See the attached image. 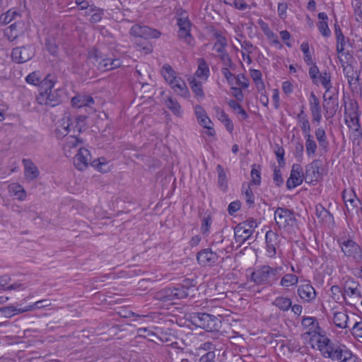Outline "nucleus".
Segmentation results:
<instances>
[{
    "instance_id": "nucleus-28",
    "label": "nucleus",
    "mask_w": 362,
    "mask_h": 362,
    "mask_svg": "<svg viewBox=\"0 0 362 362\" xmlns=\"http://www.w3.org/2000/svg\"><path fill=\"white\" fill-rule=\"evenodd\" d=\"M218 173V186L223 192H226L228 189V178L225 173L223 167L218 164L216 166Z\"/></svg>"
},
{
    "instance_id": "nucleus-31",
    "label": "nucleus",
    "mask_w": 362,
    "mask_h": 362,
    "mask_svg": "<svg viewBox=\"0 0 362 362\" xmlns=\"http://www.w3.org/2000/svg\"><path fill=\"white\" fill-rule=\"evenodd\" d=\"M90 7L89 11L86 12V15L90 16V22L92 23L100 22L104 15V10L94 6Z\"/></svg>"
},
{
    "instance_id": "nucleus-12",
    "label": "nucleus",
    "mask_w": 362,
    "mask_h": 362,
    "mask_svg": "<svg viewBox=\"0 0 362 362\" xmlns=\"http://www.w3.org/2000/svg\"><path fill=\"white\" fill-rule=\"evenodd\" d=\"M198 264L202 267L214 266L218 260L219 256L210 248L202 249L196 255Z\"/></svg>"
},
{
    "instance_id": "nucleus-23",
    "label": "nucleus",
    "mask_w": 362,
    "mask_h": 362,
    "mask_svg": "<svg viewBox=\"0 0 362 362\" xmlns=\"http://www.w3.org/2000/svg\"><path fill=\"white\" fill-rule=\"evenodd\" d=\"M22 23L15 22L4 30V36L11 42L15 40L22 33Z\"/></svg>"
},
{
    "instance_id": "nucleus-14",
    "label": "nucleus",
    "mask_w": 362,
    "mask_h": 362,
    "mask_svg": "<svg viewBox=\"0 0 362 362\" xmlns=\"http://www.w3.org/2000/svg\"><path fill=\"white\" fill-rule=\"evenodd\" d=\"M91 160V156L88 149L81 148L74 158V164L79 170L86 169Z\"/></svg>"
},
{
    "instance_id": "nucleus-34",
    "label": "nucleus",
    "mask_w": 362,
    "mask_h": 362,
    "mask_svg": "<svg viewBox=\"0 0 362 362\" xmlns=\"http://www.w3.org/2000/svg\"><path fill=\"white\" fill-rule=\"evenodd\" d=\"M305 138V149L308 156H313L316 153L317 146L313 136L310 134L304 135Z\"/></svg>"
},
{
    "instance_id": "nucleus-10",
    "label": "nucleus",
    "mask_w": 362,
    "mask_h": 362,
    "mask_svg": "<svg viewBox=\"0 0 362 362\" xmlns=\"http://www.w3.org/2000/svg\"><path fill=\"white\" fill-rule=\"evenodd\" d=\"M130 34L134 37L144 39L158 38L161 35L158 30L140 24L134 25L130 29Z\"/></svg>"
},
{
    "instance_id": "nucleus-11",
    "label": "nucleus",
    "mask_w": 362,
    "mask_h": 362,
    "mask_svg": "<svg viewBox=\"0 0 362 362\" xmlns=\"http://www.w3.org/2000/svg\"><path fill=\"white\" fill-rule=\"evenodd\" d=\"M340 245L341 249L346 256L352 258L356 262L361 260V248L355 241L349 239L341 243Z\"/></svg>"
},
{
    "instance_id": "nucleus-4",
    "label": "nucleus",
    "mask_w": 362,
    "mask_h": 362,
    "mask_svg": "<svg viewBox=\"0 0 362 362\" xmlns=\"http://www.w3.org/2000/svg\"><path fill=\"white\" fill-rule=\"evenodd\" d=\"M190 322L197 327L206 332H218L221 327V320L218 317L205 313H192Z\"/></svg>"
},
{
    "instance_id": "nucleus-26",
    "label": "nucleus",
    "mask_w": 362,
    "mask_h": 362,
    "mask_svg": "<svg viewBox=\"0 0 362 362\" xmlns=\"http://www.w3.org/2000/svg\"><path fill=\"white\" fill-rule=\"evenodd\" d=\"M317 17L319 19L322 20L317 23L320 33L325 37H329L331 35V30L329 28L327 23V15L325 12H321L318 13Z\"/></svg>"
},
{
    "instance_id": "nucleus-48",
    "label": "nucleus",
    "mask_w": 362,
    "mask_h": 362,
    "mask_svg": "<svg viewBox=\"0 0 362 362\" xmlns=\"http://www.w3.org/2000/svg\"><path fill=\"white\" fill-rule=\"evenodd\" d=\"M300 49L304 54V61L308 65L313 64V59L309 50L308 42H304L300 45Z\"/></svg>"
},
{
    "instance_id": "nucleus-2",
    "label": "nucleus",
    "mask_w": 362,
    "mask_h": 362,
    "mask_svg": "<svg viewBox=\"0 0 362 362\" xmlns=\"http://www.w3.org/2000/svg\"><path fill=\"white\" fill-rule=\"evenodd\" d=\"M55 78L48 74L42 82V89L37 96V101L40 105H45L49 107H55L63 102L65 99V92L62 88L53 90L55 84Z\"/></svg>"
},
{
    "instance_id": "nucleus-52",
    "label": "nucleus",
    "mask_w": 362,
    "mask_h": 362,
    "mask_svg": "<svg viewBox=\"0 0 362 362\" xmlns=\"http://www.w3.org/2000/svg\"><path fill=\"white\" fill-rule=\"evenodd\" d=\"M104 160L105 159L103 158H98L97 160H94L92 162L91 165L93 167H95L100 172L107 173L109 170V167L107 166L106 163H105L104 161H102Z\"/></svg>"
},
{
    "instance_id": "nucleus-54",
    "label": "nucleus",
    "mask_w": 362,
    "mask_h": 362,
    "mask_svg": "<svg viewBox=\"0 0 362 362\" xmlns=\"http://www.w3.org/2000/svg\"><path fill=\"white\" fill-rule=\"evenodd\" d=\"M211 223L212 218L210 215L204 217L201 226V231L203 234H206L209 231Z\"/></svg>"
},
{
    "instance_id": "nucleus-30",
    "label": "nucleus",
    "mask_w": 362,
    "mask_h": 362,
    "mask_svg": "<svg viewBox=\"0 0 362 362\" xmlns=\"http://www.w3.org/2000/svg\"><path fill=\"white\" fill-rule=\"evenodd\" d=\"M291 298L284 296H279L272 302V305L277 307L281 311H288L291 307Z\"/></svg>"
},
{
    "instance_id": "nucleus-3",
    "label": "nucleus",
    "mask_w": 362,
    "mask_h": 362,
    "mask_svg": "<svg viewBox=\"0 0 362 362\" xmlns=\"http://www.w3.org/2000/svg\"><path fill=\"white\" fill-rule=\"evenodd\" d=\"M105 47H94L88 51V59L101 71L118 68L121 65L119 59L109 57L105 52Z\"/></svg>"
},
{
    "instance_id": "nucleus-19",
    "label": "nucleus",
    "mask_w": 362,
    "mask_h": 362,
    "mask_svg": "<svg viewBox=\"0 0 362 362\" xmlns=\"http://www.w3.org/2000/svg\"><path fill=\"white\" fill-rule=\"evenodd\" d=\"M24 175L26 180H33L39 176L40 172L34 163L28 158H23Z\"/></svg>"
},
{
    "instance_id": "nucleus-46",
    "label": "nucleus",
    "mask_w": 362,
    "mask_h": 362,
    "mask_svg": "<svg viewBox=\"0 0 362 362\" xmlns=\"http://www.w3.org/2000/svg\"><path fill=\"white\" fill-rule=\"evenodd\" d=\"M45 47L47 50L52 55H57L58 52V45L54 38H47L45 40Z\"/></svg>"
},
{
    "instance_id": "nucleus-33",
    "label": "nucleus",
    "mask_w": 362,
    "mask_h": 362,
    "mask_svg": "<svg viewBox=\"0 0 362 362\" xmlns=\"http://www.w3.org/2000/svg\"><path fill=\"white\" fill-rule=\"evenodd\" d=\"M198 62V69L196 71V75L199 78H204L205 80L209 75V69L207 63L203 58H199Z\"/></svg>"
},
{
    "instance_id": "nucleus-38",
    "label": "nucleus",
    "mask_w": 362,
    "mask_h": 362,
    "mask_svg": "<svg viewBox=\"0 0 362 362\" xmlns=\"http://www.w3.org/2000/svg\"><path fill=\"white\" fill-rule=\"evenodd\" d=\"M9 191L13 192L17 196L18 200L23 201L26 198V192L24 188L18 184L9 185Z\"/></svg>"
},
{
    "instance_id": "nucleus-39",
    "label": "nucleus",
    "mask_w": 362,
    "mask_h": 362,
    "mask_svg": "<svg viewBox=\"0 0 362 362\" xmlns=\"http://www.w3.org/2000/svg\"><path fill=\"white\" fill-rule=\"evenodd\" d=\"M261 168L260 165L254 164L252 166L251 170V177L252 180L250 181L251 184H254L255 185H259L261 182Z\"/></svg>"
},
{
    "instance_id": "nucleus-51",
    "label": "nucleus",
    "mask_w": 362,
    "mask_h": 362,
    "mask_svg": "<svg viewBox=\"0 0 362 362\" xmlns=\"http://www.w3.org/2000/svg\"><path fill=\"white\" fill-rule=\"evenodd\" d=\"M16 310L17 308L12 305L1 307L0 308V314H1L4 317L9 318L16 315Z\"/></svg>"
},
{
    "instance_id": "nucleus-57",
    "label": "nucleus",
    "mask_w": 362,
    "mask_h": 362,
    "mask_svg": "<svg viewBox=\"0 0 362 362\" xmlns=\"http://www.w3.org/2000/svg\"><path fill=\"white\" fill-rule=\"evenodd\" d=\"M304 151L303 144L301 141H298L295 145L294 155L298 161H301Z\"/></svg>"
},
{
    "instance_id": "nucleus-24",
    "label": "nucleus",
    "mask_w": 362,
    "mask_h": 362,
    "mask_svg": "<svg viewBox=\"0 0 362 362\" xmlns=\"http://www.w3.org/2000/svg\"><path fill=\"white\" fill-rule=\"evenodd\" d=\"M179 27L178 35L180 38H183L187 40V38L191 37L190 26L191 23L187 18H179L177 23Z\"/></svg>"
},
{
    "instance_id": "nucleus-18",
    "label": "nucleus",
    "mask_w": 362,
    "mask_h": 362,
    "mask_svg": "<svg viewBox=\"0 0 362 362\" xmlns=\"http://www.w3.org/2000/svg\"><path fill=\"white\" fill-rule=\"evenodd\" d=\"M73 125V119L70 115L64 116L59 122L55 129V134L58 139H62L70 132L71 126Z\"/></svg>"
},
{
    "instance_id": "nucleus-56",
    "label": "nucleus",
    "mask_w": 362,
    "mask_h": 362,
    "mask_svg": "<svg viewBox=\"0 0 362 362\" xmlns=\"http://www.w3.org/2000/svg\"><path fill=\"white\" fill-rule=\"evenodd\" d=\"M334 33L336 35L337 44L346 43L345 37L343 35L341 28L337 22L334 23Z\"/></svg>"
},
{
    "instance_id": "nucleus-15",
    "label": "nucleus",
    "mask_w": 362,
    "mask_h": 362,
    "mask_svg": "<svg viewBox=\"0 0 362 362\" xmlns=\"http://www.w3.org/2000/svg\"><path fill=\"white\" fill-rule=\"evenodd\" d=\"M309 105L313 121L319 124L322 119V110L320 100L313 92L310 93Z\"/></svg>"
},
{
    "instance_id": "nucleus-55",
    "label": "nucleus",
    "mask_w": 362,
    "mask_h": 362,
    "mask_svg": "<svg viewBox=\"0 0 362 362\" xmlns=\"http://www.w3.org/2000/svg\"><path fill=\"white\" fill-rule=\"evenodd\" d=\"M235 83L240 86L242 88H247L249 86V81L245 74H238L235 78Z\"/></svg>"
},
{
    "instance_id": "nucleus-20",
    "label": "nucleus",
    "mask_w": 362,
    "mask_h": 362,
    "mask_svg": "<svg viewBox=\"0 0 362 362\" xmlns=\"http://www.w3.org/2000/svg\"><path fill=\"white\" fill-rule=\"evenodd\" d=\"M174 287L165 288L155 294V298L162 302H170L177 300Z\"/></svg>"
},
{
    "instance_id": "nucleus-21",
    "label": "nucleus",
    "mask_w": 362,
    "mask_h": 362,
    "mask_svg": "<svg viewBox=\"0 0 362 362\" xmlns=\"http://www.w3.org/2000/svg\"><path fill=\"white\" fill-rule=\"evenodd\" d=\"M279 235L272 230L266 233L265 240L267 244V250L270 256L276 254V246L278 243Z\"/></svg>"
},
{
    "instance_id": "nucleus-8",
    "label": "nucleus",
    "mask_w": 362,
    "mask_h": 362,
    "mask_svg": "<svg viewBox=\"0 0 362 362\" xmlns=\"http://www.w3.org/2000/svg\"><path fill=\"white\" fill-rule=\"evenodd\" d=\"M321 165L322 160L315 159L305 166V180L306 182H318L322 179V169Z\"/></svg>"
},
{
    "instance_id": "nucleus-60",
    "label": "nucleus",
    "mask_w": 362,
    "mask_h": 362,
    "mask_svg": "<svg viewBox=\"0 0 362 362\" xmlns=\"http://www.w3.org/2000/svg\"><path fill=\"white\" fill-rule=\"evenodd\" d=\"M175 291H176L177 298V300H181L186 298L188 296H191V295L187 293L184 288H182L180 285L175 286Z\"/></svg>"
},
{
    "instance_id": "nucleus-25",
    "label": "nucleus",
    "mask_w": 362,
    "mask_h": 362,
    "mask_svg": "<svg viewBox=\"0 0 362 362\" xmlns=\"http://www.w3.org/2000/svg\"><path fill=\"white\" fill-rule=\"evenodd\" d=\"M94 103L93 97L90 95H76L71 99V104L73 107H90L91 104Z\"/></svg>"
},
{
    "instance_id": "nucleus-5",
    "label": "nucleus",
    "mask_w": 362,
    "mask_h": 362,
    "mask_svg": "<svg viewBox=\"0 0 362 362\" xmlns=\"http://www.w3.org/2000/svg\"><path fill=\"white\" fill-rule=\"evenodd\" d=\"M281 268L271 267L268 265L262 266L251 274V281L257 285L272 286L280 276Z\"/></svg>"
},
{
    "instance_id": "nucleus-6",
    "label": "nucleus",
    "mask_w": 362,
    "mask_h": 362,
    "mask_svg": "<svg viewBox=\"0 0 362 362\" xmlns=\"http://www.w3.org/2000/svg\"><path fill=\"white\" fill-rule=\"evenodd\" d=\"M257 226L256 221L252 218L238 223L234 229L235 241L243 243L249 240Z\"/></svg>"
},
{
    "instance_id": "nucleus-13",
    "label": "nucleus",
    "mask_w": 362,
    "mask_h": 362,
    "mask_svg": "<svg viewBox=\"0 0 362 362\" xmlns=\"http://www.w3.org/2000/svg\"><path fill=\"white\" fill-rule=\"evenodd\" d=\"M305 174H303V168L300 164L295 163L293 165L290 177L286 181V187L291 189L303 183Z\"/></svg>"
},
{
    "instance_id": "nucleus-49",
    "label": "nucleus",
    "mask_w": 362,
    "mask_h": 362,
    "mask_svg": "<svg viewBox=\"0 0 362 362\" xmlns=\"http://www.w3.org/2000/svg\"><path fill=\"white\" fill-rule=\"evenodd\" d=\"M178 82L180 84L176 86V89L175 90V93H177L178 95H181L184 98H188L189 95V92L187 89V87L182 80H178Z\"/></svg>"
},
{
    "instance_id": "nucleus-1",
    "label": "nucleus",
    "mask_w": 362,
    "mask_h": 362,
    "mask_svg": "<svg viewBox=\"0 0 362 362\" xmlns=\"http://www.w3.org/2000/svg\"><path fill=\"white\" fill-rule=\"evenodd\" d=\"M317 345L325 358L340 362H358V358L347 349L345 345L332 341L326 337L320 336L317 339Z\"/></svg>"
},
{
    "instance_id": "nucleus-63",
    "label": "nucleus",
    "mask_w": 362,
    "mask_h": 362,
    "mask_svg": "<svg viewBox=\"0 0 362 362\" xmlns=\"http://www.w3.org/2000/svg\"><path fill=\"white\" fill-rule=\"evenodd\" d=\"M352 334L356 337L362 338V322H356L352 327Z\"/></svg>"
},
{
    "instance_id": "nucleus-27",
    "label": "nucleus",
    "mask_w": 362,
    "mask_h": 362,
    "mask_svg": "<svg viewBox=\"0 0 362 362\" xmlns=\"http://www.w3.org/2000/svg\"><path fill=\"white\" fill-rule=\"evenodd\" d=\"M315 134L320 147L322 151L327 153L329 150V141L325 129L322 127H319L315 130Z\"/></svg>"
},
{
    "instance_id": "nucleus-45",
    "label": "nucleus",
    "mask_w": 362,
    "mask_h": 362,
    "mask_svg": "<svg viewBox=\"0 0 362 362\" xmlns=\"http://www.w3.org/2000/svg\"><path fill=\"white\" fill-rule=\"evenodd\" d=\"M16 16H19V14L11 10L8 11L6 13L1 14L0 16V25H6L11 23Z\"/></svg>"
},
{
    "instance_id": "nucleus-42",
    "label": "nucleus",
    "mask_w": 362,
    "mask_h": 362,
    "mask_svg": "<svg viewBox=\"0 0 362 362\" xmlns=\"http://www.w3.org/2000/svg\"><path fill=\"white\" fill-rule=\"evenodd\" d=\"M351 6L354 8V14L356 18V21L360 23H362V3L360 0H352Z\"/></svg>"
},
{
    "instance_id": "nucleus-7",
    "label": "nucleus",
    "mask_w": 362,
    "mask_h": 362,
    "mask_svg": "<svg viewBox=\"0 0 362 362\" xmlns=\"http://www.w3.org/2000/svg\"><path fill=\"white\" fill-rule=\"evenodd\" d=\"M274 219L280 228H286L288 226H293L296 222L294 212L282 207H278L275 211Z\"/></svg>"
},
{
    "instance_id": "nucleus-32",
    "label": "nucleus",
    "mask_w": 362,
    "mask_h": 362,
    "mask_svg": "<svg viewBox=\"0 0 362 362\" xmlns=\"http://www.w3.org/2000/svg\"><path fill=\"white\" fill-rule=\"evenodd\" d=\"M165 104L166 107L176 116H181V106L176 99L169 96L165 100Z\"/></svg>"
},
{
    "instance_id": "nucleus-22",
    "label": "nucleus",
    "mask_w": 362,
    "mask_h": 362,
    "mask_svg": "<svg viewBox=\"0 0 362 362\" xmlns=\"http://www.w3.org/2000/svg\"><path fill=\"white\" fill-rule=\"evenodd\" d=\"M320 82L321 85L326 90L323 98L324 100H327V94L330 91L332 88V83H331V75L330 73L325 71L319 74L318 82ZM327 99L329 100H333V95H329Z\"/></svg>"
},
{
    "instance_id": "nucleus-53",
    "label": "nucleus",
    "mask_w": 362,
    "mask_h": 362,
    "mask_svg": "<svg viewBox=\"0 0 362 362\" xmlns=\"http://www.w3.org/2000/svg\"><path fill=\"white\" fill-rule=\"evenodd\" d=\"M342 197H343V199H344V202L346 205V210L348 211V212H350V211L351 210V207L352 206V209H354V207L356 206V205L354 204L356 202H356L357 197H356V194H354L353 195V197L346 198L345 191L343 192Z\"/></svg>"
},
{
    "instance_id": "nucleus-61",
    "label": "nucleus",
    "mask_w": 362,
    "mask_h": 362,
    "mask_svg": "<svg viewBox=\"0 0 362 362\" xmlns=\"http://www.w3.org/2000/svg\"><path fill=\"white\" fill-rule=\"evenodd\" d=\"M241 206V202L238 200L232 202L229 204L228 207V212L230 215H233L237 212Z\"/></svg>"
},
{
    "instance_id": "nucleus-16",
    "label": "nucleus",
    "mask_w": 362,
    "mask_h": 362,
    "mask_svg": "<svg viewBox=\"0 0 362 362\" xmlns=\"http://www.w3.org/2000/svg\"><path fill=\"white\" fill-rule=\"evenodd\" d=\"M298 294L305 303H310L316 297V292L310 283L300 285L297 290Z\"/></svg>"
},
{
    "instance_id": "nucleus-17",
    "label": "nucleus",
    "mask_w": 362,
    "mask_h": 362,
    "mask_svg": "<svg viewBox=\"0 0 362 362\" xmlns=\"http://www.w3.org/2000/svg\"><path fill=\"white\" fill-rule=\"evenodd\" d=\"M344 54L347 60L346 64L345 65V62L341 59H339V61L343 67V73L347 78L349 83L351 85L354 81H355V83L358 81V76H355L356 73L354 71L353 66L348 63L350 59H353L352 55L349 52H346Z\"/></svg>"
},
{
    "instance_id": "nucleus-37",
    "label": "nucleus",
    "mask_w": 362,
    "mask_h": 362,
    "mask_svg": "<svg viewBox=\"0 0 362 362\" xmlns=\"http://www.w3.org/2000/svg\"><path fill=\"white\" fill-rule=\"evenodd\" d=\"M359 284L353 279L346 282L345 286V291L351 295H356L358 297H361V291L358 290Z\"/></svg>"
},
{
    "instance_id": "nucleus-50",
    "label": "nucleus",
    "mask_w": 362,
    "mask_h": 362,
    "mask_svg": "<svg viewBox=\"0 0 362 362\" xmlns=\"http://www.w3.org/2000/svg\"><path fill=\"white\" fill-rule=\"evenodd\" d=\"M355 115H360L358 112V105L356 100L351 101L349 105L348 112L345 110V116L351 117Z\"/></svg>"
},
{
    "instance_id": "nucleus-58",
    "label": "nucleus",
    "mask_w": 362,
    "mask_h": 362,
    "mask_svg": "<svg viewBox=\"0 0 362 362\" xmlns=\"http://www.w3.org/2000/svg\"><path fill=\"white\" fill-rule=\"evenodd\" d=\"M362 137V130L361 127H358L356 128H353V132L351 133V139L355 144L357 141V145L360 144V139Z\"/></svg>"
},
{
    "instance_id": "nucleus-9",
    "label": "nucleus",
    "mask_w": 362,
    "mask_h": 362,
    "mask_svg": "<svg viewBox=\"0 0 362 362\" xmlns=\"http://www.w3.org/2000/svg\"><path fill=\"white\" fill-rule=\"evenodd\" d=\"M35 54V48L32 45L17 47L11 52L12 60L16 63L22 64L31 59Z\"/></svg>"
},
{
    "instance_id": "nucleus-35",
    "label": "nucleus",
    "mask_w": 362,
    "mask_h": 362,
    "mask_svg": "<svg viewBox=\"0 0 362 362\" xmlns=\"http://www.w3.org/2000/svg\"><path fill=\"white\" fill-rule=\"evenodd\" d=\"M348 320L349 317L344 312H337L334 314L333 322L338 327H347Z\"/></svg>"
},
{
    "instance_id": "nucleus-59",
    "label": "nucleus",
    "mask_w": 362,
    "mask_h": 362,
    "mask_svg": "<svg viewBox=\"0 0 362 362\" xmlns=\"http://www.w3.org/2000/svg\"><path fill=\"white\" fill-rule=\"evenodd\" d=\"M274 182L276 184V186L280 187L283 182L284 179L281 175V173L279 168L277 167H274V177H273Z\"/></svg>"
},
{
    "instance_id": "nucleus-44",
    "label": "nucleus",
    "mask_w": 362,
    "mask_h": 362,
    "mask_svg": "<svg viewBox=\"0 0 362 362\" xmlns=\"http://www.w3.org/2000/svg\"><path fill=\"white\" fill-rule=\"evenodd\" d=\"M162 74L168 83L176 76L175 72L173 69L172 66L168 64L163 65L162 68Z\"/></svg>"
},
{
    "instance_id": "nucleus-62",
    "label": "nucleus",
    "mask_w": 362,
    "mask_h": 362,
    "mask_svg": "<svg viewBox=\"0 0 362 362\" xmlns=\"http://www.w3.org/2000/svg\"><path fill=\"white\" fill-rule=\"evenodd\" d=\"M244 194H245V199H246V203L250 207L251 206H252L254 204L255 199H254L253 193L249 186H247Z\"/></svg>"
},
{
    "instance_id": "nucleus-64",
    "label": "nucleus",
    "mask_w": 362,
    "mask_h": 362,
    "mask_svg": "<svg viewBox=\"0 0 362 362\" xmlns=\"http://www.w3.org/2000/svg\"><path fill=\"white\" fill-rule=\"evenodd\" d=\"M216 355L214 351H208L199 358V362H214Z\"/></svg>"
},
{
    "instance_id": "nucleus-41",
    "label": "nucleus",
    "mask_w": 362,
    "mask_h": 362,
    "mask_svg": "<svg viewBox=\"0 0 362 362\" xmlns=\"http://www.w3.org/2000/svg\"><path fill=\"white\" fill-rule=\"evenodd\" d=\"M301 324L304 327L309 328L310 330L315 331V329H320L318 322L314 317H304L302 319Z\"/></svg>"
},
{
    "instance_id": "nucleus-29",
    "label": "nucleus",
    "mask_w": 362,
    "mask_h": 362,
    "mask_svg": "<svg viewBox=\"0 0 362 362\" xmlns=\"http://www.w3.org/2000/svg\"><path fill=\"white\" fill-rule=\"evenodd\" d=\"M297 119L298 123L300 124V128L303 134H310L311 129L310 124L308 115L304 110H300V112L297 115Z\"/></svg>"
},
{
    "instance_id": "nucleus-47",
    "label": "nucleus",
    "mask_w": 362,
    "mask_h": 362,
    "mask_svg": "<svg viewBox=\"0 0 362 362\" xmlns=\"http://www.w3.org/2000/svg\"><path fill=\"white\" fill-rule=\"evenodd\" d=\"M27 83L37 86H40V90L42 89V82L40 77L39 76V73L34 71L28 74L25 78Z\"/></svg>"
},
{
    "instance_id": "nucleus-40",
    "label": "nucleus",
    "mask_w": 362,
    "mask_h": 362,
    "mask_svg": "<svg viewBox=\"0 0 362 362\" xmlns=\"http://www.w3.org/2000/svg\"><path fill=\"white\" fill-rule=\"evenodd\" d=\"M298 281L297 276L291 274L284 275L280 282L281 286L288 287L293 285H296Z\"/></svg>"
},
{
    "instance_id": "nucleus-36",
    "label": "nucleus",
    "mask_w": 362,
    "mask_h": 362,
    "mask_svg": "<svg viewBox=\"0 0 362 362\" xmlns=\"http://www.w3.org/2000/svg\"><path fill=\"white\" fill-rule=\"evenodd\" d=\"M184 288L191 296H194L196 291L197 281L192 279H185L181 284H179Z\"/></svg>"
},
{
    "instance_id": "nucleus-43",
    "label": "nucleus",
    "mask_w": 362,
    "mask_h": 362,
    "mask_svg": "<svg viewBox=\"0 0 362 362\" xmlns=\"http://www.w3.org/2000/svg\"><path fill=\"white\" fill-rule=\"evenodd\" d=\"M189 84L192 90L197 97H200L202 98H204V93L203 91L201 82L197 81L195 78H192V80L189 81Z\"/></svg>"
}]
</instances>
